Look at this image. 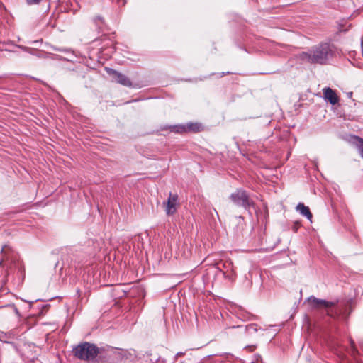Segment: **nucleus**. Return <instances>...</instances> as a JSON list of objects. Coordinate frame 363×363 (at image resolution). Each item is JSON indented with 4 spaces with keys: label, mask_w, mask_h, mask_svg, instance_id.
Wrapping results in <instances>:
<instances>
[{
    "label": "nucleus",
    "mask_w": 363,
    "mask_h": 363,
    "mask_svg": "<svg viewBox=\"0 0 363 363\" xmlns=\"http://www.w3.org/2000/svg\"><path fill=\"white\" fill-rule=\"evenodd\" d=\"M310 307L313 309H329L328 314L333 318H341L347 320L353 311L354 300L349 298L341 302L337 306L338 301H328L325 299L318 298L311 296L306 300Z\"/></svg>",
    "instance_id": "obj_1"
},
{
    "label": "nucleus",
    "mask_w": 363,
    "mask_h": 363,
    "mask_svg": "<svg viewBox=\"0 0 363 363\" xmlns=\"http://www.w3.org/2000/svg\"><path fill=\"white\" fill-rule=\"evenodd\" d=\"M336 55L335 46L328 42H321L298 54V59L302 62L328 65Z\"/></svg>",
    "instance_id": "obj_2"
},
{
    "label": "nucleus",
    "mask_w": 363,
    "mask_h": 363,
    "mask_svg": "<svg viewBox=\"0 0 363 363\" xmlns=\"http://www.w3.org/2000/svg\"><path fill=\"white\" fill-rule=\"evenodd\" d=\"M1 258H0V268L4 270V284L8 281V277L14 268L17 274L24 278V267L18 260L17 255L8 245H4L1 250Z\"/></svg>",
    "instance_id": "obj_3"
},
{
    "label": "nucleus",
    "mask_w": 363,
    "mask_h": 363,
    "mask_svg": "<svg viewBox=\"0 0 363 363\" xmlns=\"http://www.w3.org/2000/svg\"><path fill=\"white\" fill-rule=\"evenodd\" d=\"M114 348L110 346L99 347L94 343L84 342L75 346L72 352L77 359L84 361L93 360L98 355L106 351H112Z\"/></svg>",
    "instance_id": "obj_4"
},
{
    "label": "nucleus",
    "mask_w": 363,
    "mask_h": 363,
    "mask_svg": "<svg viewBox=\"0 0 363 363\" xmlns=\"http://www.w3.org/2000/svg\"><path fill=\"white\" fill-rule=\"evenodd\" d=\"M230 201L236 206L249 210L255 206L254 201L250 198L249 193L244 189H237L230 195Z\"/></svg>",
    "instance_id": "obj_5"
},
{
    "label": "nucleus",
    "mask_w": 363,
    "mask_h": 363,
    "mask_svg": "<svg viewBox=\"0 0 363 363\" xmlns=\"http://www.w3.org/2000/svg\"><path fill=\"white\" fill-rule=\"evenodd\" d=\"M165 206V212L167 216H172L177 211V206H179V196L175 194L169 193V197L166 202H164Z\"/></svg>",
    "instance_id": "obj_6"
},
{
    "label": "nucleus",
    "mask_w": 363,
    "mask_h": 363,
    "mask_svg": "<svg viewBox=\"0 0 363 363\" xmlns=\"http://www.w3.org/2000/svg\"><path fill=\"white\" fill-rule=\"evenodd\" d=\"M106 72L111 75L113 78L119 84L127 87L132 86V82L130 79L125 75L118 72V71L106 67Z\"/></svg>",
    "instance_id": "obj_7"
},
{
    "label": "nucleus",
    "mask_w": 363,
    "mask_h": 363,
    "mask_svg": "<svg viewBox=\"0 0 363 363\" xmlns=\"http://www.w3.org/2000/svg\"><path fill=\"white\" fill-rule=\"evenodd\" d=\"M81 8L80 4L78 1L73 0H69L62 3L60 6V9L62 11L65 13H72L73 14L77 13Z\"/></svg>",
    "instance_id": "obj_8"
},
{
    "label": "nucleus",
    "mask_w": 363,
    "mask_h": 363,
    "mask_svg": "<svg viewBox=\"0 0 363 363\" xmlns=\"http://www.w3.org/2000/svg\"><path fill=\"white\" fill-rule=\"evenodd\" d=\"M323 94L324 99L331 105H335L339 101V97L336 91L330 87L323 88Z\"/></svg>",
    "instance_id": "obj_9"
},
{
    "label": "nucleus",
    "mask_w": 363,
    "mask_h": 363,
    "mask_svg": "<svg viewBox=\"0 0 363 363\" xmlns=\"http://www.w3.org/2000/svg\"><path fill=\"white\" fill-rule=\"evenodd\" d=\"M117 350V348H116ZM118 352L116 353V355L121 359H125L130 362H133L137 358V354L136 351L135 350L130 349V350H120L118 349Z\"/></svg>",
    "instance_id": "obj_10"
},
{
    "label": "nucleus",
    "mask_w": 363,
    "mask_h": 363,
    "mask_svg": "<svg viewBox=\"0 0 363 363\" xmlns=\"http://www.w3.org/2000/svg\"><path fill=\"white\" fill-rule=\"evenodd\" d=\"M296 210L300 213L301 215L306 217L311 222L312 221L313 215L310 211L308 206H305L303 203H299L296 206Z\"/></svg>",
    "instance_id": "obj_11"
},
{
    "label": "nucleus",
    "mask_w": 363,
    "mask_h": 363,
    "mask_svg": "<svg viewBox=\"0 0 363 363\" xmlns=\"http://www.w3.org/2000/svg\"><path fill=\"white\" fill-rule=\"evenodd\" d=\"M52 49L55 51L63 52L66 55L64 57H69L74 60L75 57H77V55L75 54V52L69 48H58L55 46H52Z\"/></svg>",
    "instance_id": "obj_12"
},
{
    "label": "nucleus",
    "mask_w": 363,
    "mask_h": 363,
    "mask_svg": "<svg viewBox=\"0 0 363 363\" xmlns=\"http://www.w3.org/2000/svg\"><path fill=\"white\" fill-rule=\"evenodd\" d=\"M162 130H169L170 132H174L177 133H183L185 132V127L184 124H179V125H165L164 127L161 128Z\"/></svg>",
    "instance_id": "obj_13"
},
{
    "label": "nucleus",
    "mask_w": 363,
    "mask_h": 363,
    "mask_svg": "<svg viewBox=\"0 0 363 363\" xmlns=\"http://www.w3.org/2000/svg\"><path fill=\"white\" fill-rule=\"evenodd\" d=\"M185 132H194L196 133L201 130V125L199 123H189L187 124H184Z\"/></svg>",
    "instance_id": "obj_14"
},
{
    "label": "nucleus",
    "mask_w": 363,
    "mask_h": 363,
    "mask_svg": "<svg viewBox=\"0 0 363 363\" xmlns=\"http://www.w3.org/2000/svg\"><path fill=\"white\" fill-rule=\"evenodd\" d=\"M93 21L96 25L98 32L104 31V28L105 27L104 20L102 16H96L93 18Z\"/></svg>",
    "instance_id": "obj_15"
},
{
    "label": "nucleus",
    "mask_w": 363,
    "mask_h": 363,
    "mask_svg": "<svg viewBox=\"0 0 363 363\" xmlns=\"http://www.w3.org/2000/svg\"><path fill=\"white\" fill-rule=\"evenodd\" d=\"M217 274L216 275L222 274L225 279H228L229 280H233L234 279V273L233 271L228 272L222 270L220 267L216 268Z\"/></svg>",
    "instance_id": "obj_16"
},
{
    "label": "nucleus",
    "mask_w": 363,
    "mask_h": 363,
    "mask_svg": "<svg viewBox=\"0 0 363 363\" xmlns=\"http://www.w3.org/2000/svg\"><path fill=\"white\" fill-rule=\"evenodd\" d=\"M11 338H12L11 333L0 332V341L1 342L7 343V344H10V343H12L11 342L9 341V340Z\"/></svg>",
    "instance_id": "obj_17"
},
{
    "label": "nucleus",
    "mask_w": 363,
    "mask_h": 363,
    "mask_svg": "<svg viewBox=\"0 0 363 363\" xmlns=\"http://www.w3.org/2000/svg\"><path fill=\"white\" fill-rule=\"evenodd\" d=\"M1 308H11L13 312L16 315L17 317H21L20 312L18 309L16 307L14 304H8L5 305L4 306H1Z\"/></svg>",
    "instance_id": "obj_18"
},
{
    "label": "nucleus",
    "mask_w": 363,
    "mask_h": 363,
    "mask_svg": "<svg viewBox=\"0 0 363 363\" xmlns=\"http://www.w3.org/2000/svg\"><path fill=\"white\" fill-rule=\"evenodd\" d=\"M246 331L249 334H252L257 331V325L256 324H250L246 326Z\"/></svg>",
    "instance_id": "obj_19"
},
{
    "label": "nucleus",
    "mask_w": 363,
    "mask_h": 363,
    "mask_svg": "<svg viewBox=\"0 0 363 363\" xmlns=\"http://www.w3.org/2000/svg\"><path fill=\"white\" fill-rule=\"evenodd\" d=\"M52 60H65L68 62H73V60L69 57H64V56H61L59 55H52Z\"/></svg>",
    "instance_id": "obj_20"
},
{
    "label": "nucleus",
    "mask_w": 363,
    "mask_h": 363,
    "mask_svg": "<svg viewBox=\"0 0 363 363\" xmlns=\"http://www.w3.org/2000/svg\"><path fill=\"white\" fill-rule=\"evenodd\" d=\"M43 0H26L27 4L28 5H36L39 4Z\"/></svg>",
    "instance_id": "obj_21"
},
{
    "label": "nucleus",
    "mask_w": 363,
    "mask_h": 363,
    "mask_svg": "<svg viewBox=\"0 0 363 363\" xmlns=\"http://www.w3.org/2000/svg\"><path fill=\"white\" fill-rule=\"evenodd\" d=\"M206 77H200V78H194L193 79H185L186 82H197L198 81H202L204 79H206Z\"/></svg>",
    "instance_id": "obj_22"
},
{
    "label": "nucleus",
    "mask_w": 363,
    "mask_h": 363,
    "mask_svg": "<svg viewBox=\"0 0 363 363\" xmlns=\"http://www.w3.org/2000/svg\"><path fill=\"white\" fill-rule=\"evenodd\" d=\"M300 227V223L298 222L294 223L292 225V230L295 233H296Z\"/></svg>",
    "instance_id": "obj_23"
},
{
    "label": "nucleus",
    "mask_w": 363,
    "mask_h": 363,
    "mask_svg": "<svg viewBox=\"0 0 363 363\" xmlns=\"http://www.w3.org/2000/svg\"><path fill=\"white\" fill-rule=\"evenodd\" d=\"M9 45V43H3L2 45H0V50H9L6 45Z\"/></svg>",
    "instance_id": "obj_24"
},
{
    "label": "nucleus",
    "mask_w": 363,
    "mask_h": 363,
    "mask_svg": "<svg viewBox=\"0 0 363 363\" xmlns=\"http://www.w3.org/2000/svg\"><path fill=\"white\" fill-rule=\"evenodd\" d=\"M18 48H21V50H23V51H26V52H28V50H30L29 48L25 47V46H23V45H18Z\"/></svg>",
    "instance_id": "obj_25"
},
{
    "label": "nucleus",
    "mask_w": 363,
    "mask_h": 363,
    "mask_svg": "<svg viewBox=\"0 0 363 363\" xmlns=\"http://www.w3.org/2000/svg\"><path fill=\"white\" fill-rule=\"evenodd\" d=\"M184 353L182 352H179L175 355V359H177L179 357L184 355Z\"/></svg>",
    "instance_id": "obj_26"
},
{
    "label": "nucleus",
    "mask_w": 363,
    "mask_h": 363,
    "mask_svg": "<svg viewBox=\"0 0 363 363\" xmlns=\"http://www.w3.org/2000/svg\"><path fill=\"white\" fill-rule=\"evenodd\" d=\"M230 265H231V263L230 262H228L227 264H224L223 267L227 268V267H230Z\"/></svg>",
    "instance_id": "obj_27"
},
{
    "label": "nucleus",
    "mask_w": 363,
    "mask_h": 363,
    "mask_svg": "<svg viewBox=\"0 0 363 363\" xmlns=\"http://www.w3.org/2000/svg\"><path fill=\"white\" fill-rule=\"evenodd\" d=\"M352 92H350V93H348V96H349V97H351V96H352Z\"/></svg>",
    "instance_id": "obj_28"
},
{
    "label": "nucleus",
    "mask_w": 363,
    "mask_h": 363,
    "mask_svg": "<svg viewBox=\"0 0 363 363\" xmlns=\"http://www.w3.org/2000/svg\"><path fill=\"white\" fill-rule=\"evenodd\" d=\"M225 74V72H222V73L220 74V77H223Z\"/></svg>",
    "instance_id": "obj_29"
}]
</instances>
